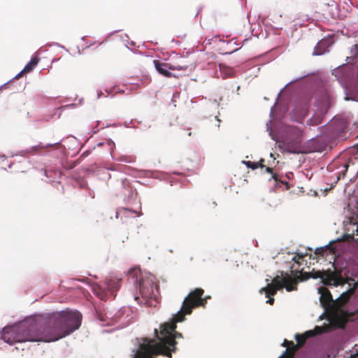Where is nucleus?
Masks as SVG:
<instances>
[{
    "mask_svg": "<svg viewBox=\"0 0 358 358\" xmlns=\"http://www.w3.org/2000/svg\"><path fill=\"white\" fill-rule=\"evenodd\" d=\"M82 315L78 311L62 310L49 314L40 328L36 323L5 327L1 338L10 345L25 341L53 342L69 336L79 329Z\"/></svg>",
    "mask_w": 358,
    "mask_h": 358,
    "instance_id": "obj_1",
    "label": "nucleus"
},
{
    "mask_svg": "<svg viewBox=\"0 0 358 358\" xmlns=\"http://www.w3.org/2000/svg\"><path fill=\"white\" fill-rule=\"evenodd\" d=\"M129 280L138 289L139 296L135 295L134 299L140 304H147L148 299L156 297L159 287L155 281V277L151 273H143L138 268H131L129 272Z\"/></svg>",
    "mask_w": 358,
    "mask_h": 358,
    "instance_id": "obj_2",
    "label": "nucleus"
},
{
    "mask_svg": "<svg viewBox=\"0 0 358 358\" xmlns=\"http://www.w3.org/2000/svg\"><path fill=\"white\" fill-rule=\"evenodd\" d=\"M332 266L334 268L333 271L331 269H328L323 271H317L303 273V268H301L300 271L296 269L295 271L296 273H300V275H296V277H298V282L307 280L310 278L314 279L320 278L324 285L329 286H338L348 282V278L345 279L343 277L342 270L336 268L334 263Z\"/></svg>",
    "mask_w": 358,
    "mask_h": 358,
    "instance_id": "obj_3",
    "label": "nucleus"
},
{
    "mask_svg": "<svg viewBox=\"0 0 358 358\" xmlns=\"http://www.w3.org/2000/svg\"><path fill=\"white\" fill-rule=\"evenodd\" d=\"M331 104L332 99L330 95L327 93H324L321 99L317 101V111L308 120V124L313 126L321 124L324 115L327 113Z\"/></svg>",
    "mask_w": 358,
    "mask_h": 358,
    "instance_id": "obj_4",
    "label": "nucleus"
},
{
    "mask_svg": "<svg viewBox=\"0 0 358 358\" xmlns=\"http://www.w3.org/2000/svg\"><path fill=\"white\" fill-rule=\"evenodd\" d=\"M297 283L298 277L290 275L288 273H285L282 275V278L279 275L274 277L271 282L278 289H281L285 287L287 292L296 290L297 289Z\"/></svg>",
    "mask_w": 358,
    "mask_h": 358,
    "instance_id": "obj_5",
    "label": "nucleus"
},
{
    "mask_svg": "<svg viewBox=\"0 0 358 358\" xmlns=\"http://www.w3.org/2000/svg\"><path fill=\"white\" fill-rule=\"evenodd\" d=\"M312 99L310 94H304L301 95L296 100L295 108L292 112L297 114L296 121L303 120L308 113L309 103Z\"/></svg>",
    "mask_w": 358,
    "mask_h": 358,
    "instance_id": "obj_6",
    "label": "nucleus"
},
{
    "mask_svg": "<svg viewBox=\"0 0 358 358\" xmlns=\"http://www.w3.org/2000/svg\"><path fill=\"white\" fill-rule=\"evenodd\" d=\"M318 292L320 294V303L325 309L331 306L333 298L329 290L324 287H320Z\"/></svg>",
    "mask_w": 358,
    "mask_h": 358,
    "instance_id": "obj_7",
    "label": "nucleus"
},
{
    "mask_svg": "<svg viewBox=\"0 0 358 358\" xmlns=\"http://www.w3.org/2000/svg\"><path fill=\"white\" fill-rule=\"evenodd\" d=\"M331 38H324L320 40L315 47L313 55H321L328 51V48L332 45Z\"/></svg>",
    "mask_w": 358,
    "mask_h": 358,
    "instance_id": "obj_8",
    "label": "nucleus"
},
{
    "mask_svg": "<svg viewBox=\"0 0 358 358\" xmlns=\"http://www.w3.org/2000/svg\"><path fill=\"white\" fill-rule=\"evenodd\" d=\"M345 279L348 278V284L350 285L351 282L350 281L353 282V287L350 288L346 292H344L342 293V294L340 296L339 298L337 299V301L340 305H344L346 303L351 296L355 293L357 287V282H355L354 279L350 278H345Z\"/></svg>",
    "mask_w": 358,
    "mask_h": 358,
    "instance_id": "obj_9",
    "label": "nucleus"
},
{
    "mask_svg": "<svg viewBox=\"0 0 358 358\" xmlns=\"http://www.w3.org/2000/svg\"><path fill=\"white\" fill-rule=\"evenodd\" d=\"M153 64L155 65L157 71L166 78L176 77L173 73L170 72L169 70V67H170V64L161 62L159 60L155 59L153 61Z\"/></svg>",
    "mask_w": 358,
    "mask_h": 358,
    "instance_id": "obj_10",
    "label": "nucleus"
},
{
    "mask_svg": "<svg viewBox=\"0 0 358 358\" xmlns=\"http://www.w3.org/2000/svg\"><path fill=\"white\" fill-rule=\"evenodd\" d=\"M121 278L117 277H110L106 279V285L108 290L112 293L117 291L121 285Z\"/></svg>",
    "mask_w": 358,
    "mask_h": 358,
    "instance_id": "obj_11",
    "label": "nucleus"
},
{
    "mask_svg": "<svg viewBox=\"0 0 358 358\" xmlns=\"http://www.w3.org/2000/svg\"><path fill=\"white\" fill-rule=\"evenodd\" d=\"M39 59L36 56L33 57L24 68L15 76L16 78H20L23 74L31 72L36 66Z\"/></svg>",
    "mask_w": 358,
    "mask_h": 358,
    "instance_id": "obj_12",
    "label": "nucleus"
},
{
    "mask_svg": "<svg viewBox=\"0 0 358 358\" xmlns=\"http://www.w3.org/2000/svg\"><path fill=\"white\" fill-rule=\"evenodd\" d=\"M314 334L312 331H306L303 334H296L295 335V339L297 342V346L301 348L306 343V340L310 337H313Z\"/></svg>",
    "mask_w": 358,
    "mask_h": 358,
    "instance_id": "obj_13",
    "label": "nucleus"
},
{
    "mask_svg": "<svg viewBox=\"0 0 358 358\" xmlns=\"http://www.w3.org/2000/svg\"><path fill=\"white\" fill-rule=\"evenodd\" d=\"M278 290L280 289L275 287L274 284L270 283L266 287L262 288L260 292H265L266 296L269 297L270 296H274L277 293Z\"/></svg>",
    "mask_w": 358,
    "mask_h": 358,
    "instance_id": "obj_14",
    "label": "nucleus"
},
{
    "mask_svg": "<svg viewBox=\"0 0 358 358\" xmlns=\"http://www.w3.org/2000/svg\"><path fill=\"white\" fill-rule=\"evenodd\" d=\"M280 148L282 150V152H287L289 153H299L300 150V148H298L295 145H291L289 143H283L282 145H280Z\"/></svg>",
    "mask_w": 358,
    "mask_h": 358,
    "instance_id": "obj_15",
    "label": "nucleus"
},
{
    "mask_svg": "<svg viewBox=\"0 0 358 358\" xmlns=\"http://www.w3.org/2000/svg\"><path fill=\"white\" fill-rule=\"evenodd\" d=\"M358 46L357 45H354L351 50L352 55L350 57H347V60L349 63H352L354 64H357L358 60Z\"/></svg>",
    "mask_w": 358,
    "mask_h": 358,
    "instance_id": "obj_16",
    "label": "nucleus"
},
{
    "mask_svg": "<svg viewBox=\"0 0 358 358\" xmlns=\"http://www.w3.org/2000/svg\"><path fill=\"white\" fill-rule=\"evenodd\" d=\"M299 349V346L296 345L294 347H288L284 354L280 358H293L296 352Z\"/></svg>",
    "mask_w": 358,
    "mask_h": 358,
    "instance_id": "obj_17",
    "label": "nucleus"
},
{
    "mask_svg": "<svg viewBox=\"0 0 358 358\" xmlns=\"http://www.w3.org/2000/svg\"><path fill=\"white\" fill-rule=\"evenodd\" d=\"M304 258H305V256L304 255H295L293 258H292V260L294 261V262L298 264L299 266H301L303 264V262H304ZM296 269H297L298 271H300L299 269V267L296 268ZM292 271V273H295V274L294 275H298L299 273H296L295 271Z\"/></svg>",
    "mask_w": 358,
    "mask_h": 358,
    "instance_id": "obj_18",
    "label": "nucleus"
},
{
    "mask_svg": "<svg viewBox=\"0 0 358 358\" xmlns=\"http://www.w3.org/2000/svg\"><path fill=\"white\" fill-rule=\"evenodd\" d=\"M94 293L101 299V300H106V293L103 289H102L99 286L96 285L94 286Z\"/></svg>",
    "mask_w": 358,
    "mask_h": 358,
    "instance_id": "obj_19",
    "label": "nucleus"
},
{
    "mask_svg": "<svg viewBox=\"0 0 358 358\" xmlns=\"http://www.w3.org/2000/svg\"><path fill=\"white\" fill-rule=\"evenodd\" d=\"M94 293L101 299V300H106V293L103 289H102L99 286L96 285L94 286Z\"/></svg>",
    "mask_w": 358,
    "mask_h": 358,
    "instance_id": "obj_20",
    "label": "nucleus"
},
{
    "mask_svg": "<svg viewBox=\"0 0 358 358\" xmlns=\"http://www.w3.org/2000/svg\"><path fill=\"white\" fill-rule=\"evenodd\" d=\"M265 171L271 174V178L274 179L275 182H280L282 184L288 185L287 182H283L278 178V175L273 172V169L270 167H266Z\"/></svg>",
    "mask_w": 358,
    "mask_h": 358,
    "instance_id": "obj_21",
    "label": "nucleus"
},
{
    "mask_svg": "<svg viewBox=\"0 0 358 358\" xmlns=\"http://www.w3.org/2000/svg\"><path fill=\"white\" fill-rule=\"evenodd\" d=\"M59 145H60V143H53V144H48L46 145H36V146H33L31 148H32V149L34 150L38 151L40 149H42V148H53V147L57 148Z\"/></svg>",
    "mask_w": 358,
    "mask_h": 358,
    "instance_id": "obj_22",
    "label": "nucleus"
},
{
    "mask_svg": "<svg viewBox=\"0 0 358 358\" xmlns=\"http://www.w3.org/2000/svg\"><path fill=\"white\" fill-rule=\"evenodd\" d=\"M188 68V65L187 64H184V65H172L170 64V67H169V69L170 70H182V71H185V70H187Z\"/></svg>",
    "mask_w": 358,
    "mask_h": 358,
    "instance_id": "obj_23",
    "label": "nucleus"
},
{
    "mask_svg": "<svg viewBox=\"0 0 358 358\" xmlns=\"http://www.w3.org/2000/svg\"><path fill=\"white\" fill-rule=\"evenodd\" d=\"M243 162L246 165L248 168H250L252 170L257 169V168H259V164H257V162H253L250 161H243Z\"/></svg>",
    "mask_w": 358,
    "mask_h": 358,
    "instance_id": "obj_24",
    "label": "nucleus"
},
{
    "mask_svg": "<svg viewBox=\"0 0 358 358\" xmlns=\"http://www.w3.org/2000/svg\"><path fill=\"white\" fill-rule=\"evenodd\" d=\"M308 331H312L313 334H314V336L320 334L322 332V327L316 326L313 330H309Z\"/></svg>",
    "mask_w": 358,
    "mask_h": 358,
    "instance_id": "obj_25",
    "label": "nucleus"
},
{
    "mask_svg": "<svg viewBox=\"0 0 358 358\" xmlns=\"http://www.w3.org/2000/svg\"><path fill=\"white\" fill-rule=\"evenodd\" d=\"M234 73V70L231 68H226V73L228 76H231Z\"/></svg>",
    "mask_w": 358,
    "mask_h": 358,
    "instance_id": "obj_26",
    "label": "nucleus"
},
{
    "mask_svg": "<svg viewBox=\"0 0 358 358\" xmlns=\"http://www.w3.org/2000/svg\"><path fill=\"white\" fill-rule=\"evenodd\" d=\"M325 249L321 248H317L315 251V253L317 255H323V252H324Z\"/></svg>",
    "mask_w": 358,
    "mask_h": 358,
    "instance_id": "obj_27",
    "label": "nucleus"
},
{
    "mask_svg": "<svg viewBox=\"0 0 358 358\" xmlns=\"http://www.w3.org/2000/svg\"><path fill=\"white\" fill-rule=\"evenodd\" d=\"M264 159H261L258 162H257V164H259V168L263 169L265 167V166L264 165Z\"/></svg>",
    "mask_w": 358,
    "mask_h": 358,
    "instance_id": "obj_28",
    "label": "nucleus"
},
{
    "mask_svg": "<svg viewBox=\"0 0 358 358\" xmlns=\"http://www.w3.org/2000/svg\"><path fill=\"white\" fill-rule=\"evenodd\" d=\"M122 211L124 212V214H127V213H136V212L135 210H131L128 208H123Z\"/></svg>",
    "mask_w": 358,
    "mask_h": 358,
    "instance_id": "obj_29",
    "label": "nucleus"
},
{
    "mask_svg": "<svg viewBox=\"0 0 358 358\" xmlns=\"http://www.w3.org/2000/svg\"><path fill=\"white\" fill-rule=\"evenodd\" d=\"M268 298V299L266 301V303L270 305H273L274 303V298L271 297V296Z\"/></svg>",
    "mask_w": 358,
    "mask_h": 358,
    "instance_id": "obj_30",
    "label": "nucleus"
},
{
    "mask_svg": "<svg viewBox=\"0 0 358 358\" xmlns=\"http://www.w3.org/2000/svg\"><path fill=\"white\" fill-rule=\"evenodd\" d=\"M289 343V341L285 339V340L284 341L283 343H282V346L286 347V348H287V345H288Z\"/></svg>",
    "mask_w": 358,
    "mask_h": 358,
    "instance_id": "obj_31",
    "label": "nucleus"
},
{
    "mask_svg": "<svg viewBox=\"0 0 358 358\" xmlns=\"http://www.w3.org/2000/svg\"><path fill=\"white\" fill-rule=\"evenodd\" d=\"M294 347V346H296V345L294 343L293 341H289V343L287 345V348L288 347Z\"/></svg>",
    "mask_w": 358,
    "mask_h": 358,
    "instance_id": "obj_32",
    "label": "nucleus"
},
{
    "mask_svg": "<svg viewBox=\"0 0 358 358\" xmlns=\"http://www.w3.org/2000/svg\"><path fill=\"white\" fill-rule=\"evenodd\" d=\"M354 148L357 149V152H358V143H357V144H356V145L354 146Z\"/></svg>",
    "mask_w": 358,
    "mask_h": 358,
    "instance_id": "obj_33",
    "label": "nucleus"
},
{
    "mask_svg": "<svg viewBox=\"0 0 358 358\" xmlns=\"http://www.w3.org/2000/svg\"><path fill=\"white\" fill-rule=\"evenodd\" d=\"M357 231H358V227H357Z\"/></svg>",
    "mask_w": 358,
    "mask_h": 358,
    "instance_id": "obj_34",
    "label": "nucleus"
},
{
    "mask_svg": "<svg viewBox=\"0 0 358 358\" xmlns=\"http://www.w3.org/2000/svg\"><path fill=\"white\" fill-rule=\"evenodd\" d=\"M357 231H358V227H357Z\"/></svg>",
    "mask_w": 358,
    "mask_h": 358,
    "instance_id": "obj_35",
    "label": "nucleus"
}]
</instances>
